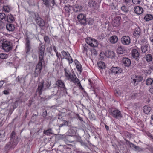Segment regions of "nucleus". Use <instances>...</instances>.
<instances>
[{"instance_id": "f257e3e1", "label": "nucleus", "mask_w": 153, "mask_h": 153, "mask_svg": "<svg viewBox=\"0 0 153 153\" xmlns=\"http://www.w3.org/2000/svg\"><path fill=\"white\" fill-rule=\"evenodd\" d=\"M45 48L43 45L40 46L38 51V56L39 61L38 63L35 68L34 71V77H35L38 76L41 73L42 67V62H44V55Z\"/></svg>"}, {"instance_id": "f03ea898", "label": "nucleus", "mask_w": 153, "mask_h": 153, "mask_svg": "<svg viewBox=\"0 0 153 153\" xmlns=\"http://www.w3.org/2000/svg\"><path fill=\"white\" fill-rule=\"evenodd\" d=\"M64 72L65 76L66 79L71 82H73L77 78L74 72L72 74L70 71L67 68H65Z\"/></svg>"}, {"instance_id": "7ed1b4c3", "label": "nucleus", "mask_w": 153, "mask_h": 153, "mask_svg": "<svg viewBox=\"0 0 153 153\" xmlns=\"http://www.w3.org/2000/svg\"><path fill=\"white\" fill-rule=\"evenodd\" d=\"M131 82L134 86L141 82L143 79V76L140 75H133L131 76Z\"/></svg>"}, {"instance_id": "20e7f679", "label": "nucleus", "mask_w": 153, "mask_h": 153, "mask_svg": "<svg viewBox=\"0 0 153 153\" xmlns=\"http://www.w3.org/2000/svg\"><path fill=\"white\" fill-rule=\"evenodd\" d=\"M18 144V142L17 140H12L8 142L4 147V149L6 151H9L14 149L15 147Z\"/></svg>"}, {"instance_id": "39448f33", "label": "nucleus", "mask_w": 153, "mask_h": 153, "mask_svg": "<svg viewBox=\"0 0 153 153\" xmlns=\"http://www.w3.org/2000/svg\"><path fill=\"white\" fill-rule=\"evenodd\" d=\"M34 19L36 24L41 28L45 26V22L44 20L40 17L37 13L34 14Z\"/></svg>"}, {"instance_id": "423d86ee", "label": "nucleus", "mask_w": 153, "mask_h": 153, "mask_svg": "<svg viewBox=\"0 0 153 153\" xmlns=\"http://www.w3.org/2000/svg\"><path fill=\"white\" fill-rule=\"evenodd\" d=\"M3 49L6 52H9L11 51L12 48L11 44L9 41H5L2 43Z\"/></svg>"}, {"instance_id": "0eeeda50", "label": "nucleus", "mask_w": 153, "mask_h": 153, "mask_svg": "<svg viewBox=\"0 0 153 153\" xmlns=\"http://www.w3.org/2000/svg\"><path fill=\"white\" fill-rule=\"evenodd\" d=\"M25 48V54L27 55L30 54V50L31 49L32 47L31 44V41L28 37L26 39Z\"/></svg>"}, {"instance_id": "6e6552de", "label": "nucleus", "mask_w": 153, "mask_h": 153, "mask_svg": "<svg viewBox=\"0 0 153 153\" xmlns=\"http://www.w3.org/2000/svg\"><path fill=\"white\" fill-rule=\"evenodd\" d=\"M110 113L112 116L115 118L120 119L122 117L120 111L116 109H111Z\"/></svg>"}, {"instance_id": "1a4fd4ad", "label": "nucleus", "mask_w": 153, "mask_h": 153, "mask_svg": "<svg viewBox=\"0 0 153 153\" xmlns=\"http://www.w3.org/2000/svg\"><path fill=\"white\" fill-rule=\"evenodd\" d=\"M77 18L79 22L81 25H86V16L82 13H80L77 16Z\"/></svg>"}, {"instance_id": "9d476101", "label": "nucleus", "mask_w": 153, "mask_h": 153, "mask_svg": "<svg viewBox=\"0 0 153 153\" xmlns=\"http://www.w3.org/2000/svg\"><path fill=\"white\" fill-rule=\"evenodd\" d=\"M121 41L123 44L126 45H129L131 42L130 38L128 36H125L122 37Z\"/></svg>"}, {"instance_id": "9b49d317", "label": "nucleus", "mask_w": 153, "mask_h": 153, "mask_svg": "<svg viewBox=\"0 0 153 153\" xmlns=\"http://www.w3.org/2000/svg\"><path fill=\"white\" fill-rule=\"evenodd\" d=\"M122 72V69L118 67H112L109 71L110 74H119L121 73Z\"/></svg>"}, {"instance_id": "f8f14e48", "label": "nucleus", "mask_w": 153, "mask_h": 153, "mask_svg": "<svg viewBox=\"0 0 153 153\" xmlns=\"http://www.w3.org/2000/svg\"><path fill=\"white\" fill-rule=\"evenodd\" d=\"M121 18L119 16H116L113 20L112 25L114 27H117L120 24Z\"/></svg>"}, {"instance_id": "ddd939ff", "label": "nucleus", "mask_w": 153, "mask_h": 153, "mask_svg": "<svg viewBox=\"0 0 153 153\" xmlns=\"http://www.w3.org/2000/svg\"><path fill=\"white\" fill-rule=\"evenodd\" d=\"M43 83V81L42 80L38 84V87L36 89V93H37L38 92L39 95H41L42 94L44 86Z\"/></svg>"}, {"instance_id": "4468645a", "label": "nucleus", "mask_w": 153, "mask_h": 153, "mask_svg": "<svg viewBox=\"0 0 153 153\" xmlns=\"http://www.w3.org/2000/svg\"><path fill=\"white\" fill-rule=\"evenodd\" d=\"M56 84L59 87L63 88L65 91L66 93L67 94V88L65 87L64 82L61 80H58L56 82Z\"/></svg>"}, {"instance_id": "2eb2a0df", "label": "nucleus", "mask_w": 153, "mask_h": 153, "mask_svg": "<svg viewBox=\"0 0 153 153\" xmlns=\"http://www.w3.org/2000/svg\"><path fill=\"white\" fill-rule=\"evenodd\" d=\"M141 33V30L139 27L136 28L134 31L133 35L137 38H139Z\"/></svg>"}, {"instance_id": "dca6fc26", "label": "nucleus", "mask_w": 153, "mask_h": 153, "mask_svg": "<svg viewBox=\"0 0 153 153\" xmlns=\"http://www.w3.org/2000/svg\"><path fill=\"white\" fill-rule=\"evenodd\" d=\"M73 10L75 12H80L84 10L83 7L81 5L78 4L74 6Z\"/></svg>"}, {"instance_id": "f3484780", "label": "nucleus", "mask_w": 153, "mask_h": 153, "mask_svg": "<svg viewBox=\"0 0 153 153\" xmlns=\"http://www.w3.org/2000/svg\"><path fill=\"white\" fill-rule=\"evenodd\" d=\"M74 63L76 65V69L79 74H81L82 71V66L79 62L77 60H74Z\"/></svg>"}, {"instance_id": "a211bd4d", "label": "nucleus", "mask_w": 153, "mask_h": 153, "mask_svg": "<svg viewBox=\"0 0 153 153\" xmlns=\"http://www.w3.org/2000/svg\"><path fill=\"white\" fill-rule=\"evenodd\" d=\"M122 62L123 64L126 67H129L131 64L130 59L127 58H123L122 59Z\"/></svg>"}, {"instance_id": "6ab92c4d", "label": "nucleus", "mask_w": 153, "mask_h": 153, "mask_svg": "<svg viewBox=\"0 0 153 153\" xmlns=\"http://www.w3.org/2000/svg\"><path fill=\"white\" fill-rule=\"evenodd\" d=\"M6 28L7 30L9 31L12 32L15 30V25L11 23H7L6 25Z\"/></svg>"}, {"instance_id": "aec40b11", "label": "nucleus", "mask_w": 153, "mask_h": 153, "mask_svg": "<svg viewBox=\"0 0 153 153\" xmlns=\"http://www.w3.org/2000/svg\"><path fill=\"white\" fill-rule=\"evenodd\" d=\"M134 10L136 14L139 15L142 13L143 10L141 7L136 6L134 7Z\"/></svg>"}, {"instance_id": "412c9836", "label": "nucleus", "mask_w": 153, "mask_h": 153, "mask_svg": "<svg viewBox=\"0 0 153 153\" xmlns=\"http://www.w3.org/2000/svg\"><path fill=\"white\" fill-rule=\"evenodd\" d=\"M6 21L9 23L13 22L15 21L14 17L12 15L8 14L6 17Z\"/></svg>"}, {"instance_id": "4be33fe9", "label": "nucleus", "mask_w": 153, "mask_h": 153, "mask_svg": "<svg viewBox=\"0 0 153 153\" xmlns=\"http://www.w3.org/2000/svg\"><path fill=\"white\" fill-rule=\"evenodd\" d=\"M105 55L109 58H112L114 56L115 53L112 51L108 50L105 52Z\"/></svg>"}, {"instance_id": "5701e85b", "label": "nucleus", "mask_w": 153, "mask_h": 153, "mask_svg": "<svg viewBox=\"0 0 153 153\" xmlns=\"http://www.w3.org/2000/svg\"><path fill=\"white\" fill-rule=\"evenodd\" d=\"M109 40L111 43L112 44H115L117 42L118 38L117 36L114 35L110 37Z\"/></svg>"}, {"instance_id": "b1692460", "label": "nucleus", "mask_w": 153, "mask_h": 153, "mask_svg": "<svg viewBox=\"0 0 153 153\" xmlns=\"http://www.w3.org/2000/svg\"><path fill=\"white\" fill-rule=\"evenodd\" d=\"M73 83H74L75 84H76L78 86H79L80 89H81L84 93H86V91H85L84 89L81 85L80 83L77 78L74 81V82H73Z\"/></svg>"}, {"instance_id": "393cba45", "label": "nucleus", "mask_w": 153, "mask_h": 153, "mask_svg": "<svg viewBox=\"0 0 153 153\" xmlns=\"http://www.w3.org/2000/svg\"><path fill=\"white\" fill-rule=\"evenodd\" d=\"M126 51L124 48L122 46L118 47L117 49V52L118 54H122L124 53Z\"/></svg>"}, {"instance_id": "a878e982", "label": "nucleus", "mask_w": 153, "mask_h": 153, "mask_svg": "<svg viewBox=\"0 0 153 153\" xmlns=\"http://www.w3.org/2000/svg\"><path fill=\"white\" fill-rule=\"evenodd\" d=\"M132 56L134 58H137L139 56V53L138 50L135 49H132Z\"/></svg>"}, {"instance_id": "bb28decb", "label": "nucleus", "mask_w": 153, "mask_h": 153, "mask_svg": "<svg viewBox=\"0 0 153 153\" xmlns=\"http://www.w3.org/2000/svg\"><path fill=\"white\" fill-rule=\"evenodd\" d=\"M151 110V108L148 105H146L144 107V112L146 114H149Z\"/></svg>"}, {"instance_id": "cd10ccee", "label": "nucleus", "mask_w": 153, "mask_h": 153, "mask_svg": "<svg viewBox=\"0 0 153 153\" xmlns=\"http://www.w3.org/2000/svg\"><path fill=\"white\" fill-rule=\"evenodd\" d=\"M88 6L90 7L92 9H94L96 7L97 4L95 3V2H93V1L91 0H89L88 2Z\"/></svg>"}, {"instance_id": "c85d7f7f", "label": "nucleus", "mask_w": 153, "mask_h": 153, "mask_svg": "<svg viewBox=\"0 0 153 153\" xmlns=\"http://www.w3.org/2000/svg\"><path fill=\"white\" fill-rule=\"evenodd\" d=\"M145 58L148 62H150L152 61L153 59L152 56L150 54H147Z\"/></svg>"}, {"instance_id": "c756f323", "label": "nucleus", "mask_w": 153, "mask_h": 153, "mask_svg": "<svg viewBox=\"0 0 153 153\" xmlns=\"http://www.w3.org/2000/svg\"><path fill=\"white\" fill-rule=\"evenodd\" d=\"M144 19L146 21H148L153 19V16L152 15L147 14L145 16Z\"/></svg>"}, {"instance_id": "7c9ffc66", "label": "nucleus", "mask_w": 153, "mask_h": 153, "mask_svg": "<svg viewBox=\"0 0 153 153\" xmlns=\"http://www.w3.org/2000/svg\"><path fill=\"white\" fill-rule=\"evenodd\" d=\"M148 44L144 45L141 46V51L143 53H146L148 51Z\"/></svg>"}, {"instance_id": "2f4dec72", "label": "nucleus", "mask_w": 153, "mask_h": 153, "mask_svg": "<svg viewBox=\"0 0 153 153\" xmlns=\"http://www.w3.org/2000/svg\"><path fill=\"white\" fill-rule=\"evenodd\" d=\"M22 80L23 81V83H24L25 81V79L23 76L21 77L18 76L16 79V81L17 82H19L21 83L22 82Z\"/></svg>"}, {"instance_id": "473e14b6", "label": "nucleus", "mask_w": 153, "mask_h": 153, "mask_svg": "<svg viewBox=\"0 0 153 153\" xmlns=\"http://www.w3.org/2000/svg\"><path fill=\"white\" fill-rule=\"evenodd\" d=\"M91 46L93 47H96L98 45L97 41L94 39H92L91 42L90 44Z\"/></svg>"}, {"instance_id": "72a5a7b5", "label": "nucleus", "mask_w": 153, "mask_h": 153, "mask_svg": "<svg viewBox=\"0 0 153 153\" xmlns=\"http://www.w3.org/2000/svg\"><path fill=\"white\" fill-rule=\"evenodd\" d=\"M61 53L63 56V57L62 58V59H66L70 55V54L68 52H66L64 50L62 51Z\"/></svg>"}, {"instance_id": "f704fd0d", "label": "nucleus", "mask_w": 153, "mask_h": 153, "mask_svg": "<svg viewBox=\"0 0 153 153\" xmlns=\"http://www.w3.org/2000/svg\"><path fill=\"white\" fill-rule=\"evenodd\" d=\"M98 66L101 69H103L105 68V64L104 62L100 61L97 63Z\"/></svg>"}, {"instance_id": "c9c22d12", "label": "nucleus", "mask_w": 153, "mask_h": 153, "mask_svg": "<svg viewBox=\"0 0 153 153\" xmlns=\"http://www.w3.org/2000/svg\"><path fill=\"white\" fill-rule=\"evenodd\" d=\"M7 15L4 13H0V21L4 19L6 21V17Z\"/></svg>"}, {"instance_id": "e433bc0d", "label": "nucleus", "mask_w": 153, "mask_h": 153, "mask_svg": "<svg viewBox=\"0 0 153 153\" xmlns=\"http://www.w3.org/2000/svg\"><path fill=\"white\" fill-rule=\"evenodd\" d=\"M63 123L59 125V127L60 128L63 126H69L68 122L66 120H63Z\"/></svg>"}, {"instance_id": "4c0bfd02", "label": "nucleus", "mask_w": 153, "mask_h": 153, "mask_svg": "<svg viewBox=\"0 0 153 153\" xmlns=\"http://www.w3.org/2000/svg\"><path fill=\"white\" fill-rule=\"evenodd\" d=\"M153 82V79L151 78L147 79L146 80V84L147 85H151Z\"/></svg>"}, {"instance_id": "58836bf2", "label": "nucleus", "mask_w": 153, "mask_h": 153, "mask_svg": "<svg viewBox=\"0 0 153 153\" xmlns=\"http://www.w3.org/2000/svg\"><path fill=\"white\" fill-rule=\"evenodd\" d=\"M44 39L45 42L48 44H49L50 43V39L47 36H45L44 37Z\"/></svg>"}, {"instance_id": "ea45409f", "label": "nucleus", "mask_w": 153, "mask_h": 153, "mask_svg": "<svg viewBox=\"0 0 153 153\" xmlns=\"http://www.w3.org/2000/svg\"><path fill=\"white\" fill-rule=\"evenodd\" d=\"M46 7H49L50 6L49 0H42Z\"/></svg>"}, {"instance_id": "a19ab883", "label": "nucleus", "mask_w": 153, "mask_h": 153, "mask_svg": "<svg viewBox=\"0 0 153 153\" xmlns=\"http://www.w3.org/2000/svg\"><path fill=\"white\" fill-rule=\"evenodd\" d=\"M52 130L51 129H49L46 131H44V133L46 135H48L52 134Z\"/></svg>"}, {"instance_id": "79ce46f5", "label": "nucleus", "mask_w": 153, "mask_h": 153, "mask_svg": "<svg viewBox=\"0 0 153 153\" xmlns=\"http://www.w3.org/2000/svg\"><path fill=\"white\" fill-rule=\"evenodd\" d=\"M8 57V55L6 54L1 53L0 54V58L2 59H4Z\"/></svg>"}, {"instance_id": "37998d69", "label": "nucleus", "mask_w": 153, "mask_h": 153, "mask_svg": "<svg viewBox=\"0 0 153 153\" xmlns=\"http://www.w3.org/2000/svg\"><path fill=\"white\" fill-rule=\"evenodd\" d=\"M71 6L69 5H65L64 7V9L67 12H70L71 10L70 7Z\"/></svg>"}, {"instance_id": "c03bdc74", "label": "nucleus", "mask_w": 153, "mask_h": 153, "mask_svg": "<svg viewBox=\"0 0 153 153\" xmlns=\"http://www.w3.org/2000/svg\"><path fill=\"white\" fill-rule=\"evenodd\" d=\"M83 53H86L87 54V52L88 51V46L85 44L83 46Z\"/></svg>"}, {"instance_id": "a18cd8bd", "label": "nucleus", "mask_w": 153, "mask_h": 153, "mask_svg": "<svg viewBox=\"0 0 153 153\" xmlns=\"http://www.w3.org/2000/svg\"><path fill=\"white\" fill-rule=\"evenodd\" d=\"M3 10L6 12H9L10 10V9L8 6H3Z\"/></svg>"}, {"instance_id": "49530a36", "label": "nucleus", "mask_w": 153, "mask_h": 153, "mask_svg": "<svg viewBox=\"0 0 153 153\" xmlns=\"http://www.w3.org/2000/svg\"><path fill=\"white\" fill-rule=\"evenodd\" d=\"M65 59H66L68 61L69 64L72 63L73 62V59H72V58L70 56V55L69 56H68Z\"/></svg>"}, {"instance_id": "de8ad7c7", "label": "nucleus", "mask_w": 153, "mask_h": 153, "mask_svg": "<svg viewBox=\"0 0 153 153\" xmlns=\"http://www.w3.org/2000/svg\"><path fill=\"white\" fill-rule=\"evenodd\" d=\"M138 95L137 93L136 92H134L131 94V97L132 98H135L137 97Z\"/></svg>"}, {"instance_id": "09e8293b", "label": "nucleus", "mask_w": 153, "mask_h": 153, "mask_svg": "<svg viewBox=\"0 0 153 153\" xmlns=\"http://www.w3.org/2000/svg\"><path fill=\"white\" fill-rule=\"evenodd\" d=\"M142 1V0H132V3L135 4H139Z\"/></svg>"}, {"instance_id": "8fccbe9b", "label": "nucleus", "mask_w": 153, "mask_h": 153, "mask_svg": "<svg viewBox=\"0 0 153 153\" xmlns=\"http://www.w3.org/2000/svg\"><path fill=\"white\" fill-rule=\"evenodd\" d=\"M5 132L4 131L2 130L0 131V138H3L5 136Z\"/></svg>"}, {"instance_id": "3c124183", "label": "nucleus", "mask_w": 153, "mask_h": 153, "mask_svg": "<svg viewBox=\"0 0 153 153\" xmlns=\"http://www.w3.org/2000/svg\"><path fill=\"white\" fill-rule=\"evenodd\" d=\"M15 133L13 131L11 133L10 136V140H16V139H14V138L15 137Z\"/></svg>"}, {"instance_id": "603ef678", "label": "nucleus", "mask_w": 153, "mask_h": 153, "mask_svg": "<svg viewBox=\"0 0 153 153\" xmlns=\"http://www.w3.org/2000/svg\"><path fill=\"white\" fill-rule=\"evenodd\" d=\"M91 54L94 55V56H96L97 55V52L96 50L95 49L93 48L91 50Z\"/></svg>"}, {"instance_id": "864d4df0", "label": "nucleus", "mask_w": 153, "mask_h": 153, "mask_svg": "<svg viewBox=\"0 0 153 153\" xmlns=\"http://www.w3.org/2000/svg\"><path fill=\"white\" fill-rule=\"evenodd\" d=\"M24 95V94L23 93L20 92L19 93V95L20 97L19 98V100H20L21 102H23V98Z\"/></svg>"}, {"instance_id": "5fc2aeb1", "label": "nucleus", "mask_w": 153, "mask_h": 153, "mask_svg": "<svg viewBox=\"0 0 153 153\" xmlns=\"http://www.w3.org/2000/svg\"><path fill=\"white\" fill-rule=\"evenodd\" d=\"M121 10L125 12H127L128 10L127 8L125 6H122L121 8Z\"/></svg>"}, {"instance_id": "6e6d98bb", "label": "nucleus", "mask_w": 153, "mask_h": 153, "mask_svg": "<svg viewBox=\"0 0 153 153\" xmlns=\"http://www.w3.org/2000/svg\"><path fill=\"white\" fill-rule=\"evenodd\" d=\"M114 94L116 96H118L120 95L121 94V92L120 90H116L114 91Z\"/></svg>"}, {"instance_id": "4d7b16f0", "label": "nucleus", "mask_w": 153, "mask_h": 153, "mask_svg": "<svg viewBox=\"0 0 153 153\" xmlns=\"http://www.w3.org/2000/svg\"><path fill=\"white\" fill-rule=\"evenodd\" d=\"M92 39L89 38L86 40V43L91 46V42Z\"/></svg>"}, {"instance_id": "13d9d810", "label": "nucleus", "mask_w": 153, "mask_h": 153, "mask_svg": "<svg viewBox=\"0 0 153 153\" xmlns=\"http://www.w3.org/2000/svg\"><path fill=\"white\" fill-rule=\"evenodd\" d=\"M80 143L81 146H84L85 148L88 147L87 144L83 142L82 140L80 142Z\"/></svg>"}, {"instance_id": "bf43d9fd", "label": "nucleus", "mask_w": 153, "mask_h": 153, "mask_svg": "<svg viewBox=\"0 0 153 153\" xmlns=\"http://www.w3.org/2000/svg\"><path fill=\"white\" fill-rule=\"evenodd\" d=\"M134 149L136 151H140L141 150V149L140 147L135 145Z\"/></svg>"}, {"instance_id": "052dcab7", "label": "nucleus", "mask_w": 153, "mask_h": 153, "mask_svg": "<svg viewBox=\"0 0 153 153\" xmlns=\"http://www.w3.org/2000/svg\"><path fill=\"white\" fill-rule=\"evenodd\" d=\"M128 142L129 143V145L130 146V147L132 148L133 149L134 148V147L135 146L134 144L129 141H128Z\"/></svg>"}, {"instance_id": "680f3d73", "label": "nucleus", "mask_w": 153, "mask_h": 153, "mask_svg": "<svg viewBox=\"0 0 153 153\" xmlns=\"http://www.w3.org/2000/svg\"><path fill=\"white\" fill-rule=\"evenodd\" d=\"M49 2L50 1L52 4V6H54L55 5H56V4L55 2V0H49Z\"/></svg>"}, {"instance_id": "e2e57ef3", "label": "nucleus", "mask_w": 153, "mask_h": 153, "mask_svg": "<svg viewBox=\"0 0 153 153\" xmlns=\"http://www.w3.org/2000/svg\"><path fill=\"white\" fill-rule=\"evenodd\" d=\"M46 87L48 88L50 87L51 85V83L50 82H47L45 84Z\"/></svg>"}, {"instance_id": "0e129e2a", "label": "nucleus", "mask_w": 153, "mask_h": 153, "mask_svg": "<svg viewBox=\"0 0 153 153\" xmlns=\"http://www.w3.org/2000/svg\"><path fill=\"white\" fill-rule=\"evenodd\" d=\"M149 91L151 94H153V86H151L149 89Z\"/></svg>"}, {"instance_id": "69168bd1", "label": "nucleus", "mask_w": 153, "mask_h": 153, "mask_svg": "<svg viewBox=\"0 0 153 153\" xmlns=\"http://www.w3.org/2000/svg\"><path fill=\"white\" fill-rule=\"evenodd\" d=\"M43 116L45 117H46L47 115V111L46 110L44 111L43 112V114H42Z\"/></svg>"}, {"instance_id": "338daca9", "label": "nucleus", "mask_w": 153, "mask_h": 153, "mask_svg": "<svg viewBox=\"0 0 153 153\" xmlns=\"http://www.w3.org/2000/svg\"><path fill=\"white\" fill-rule=\"evenodd\" d=\"M145 73L147 74H150L151 73V71L150 69L146 70L145 71Z\"/></svg>"}, {"instance_id": "774afa93", "label": "nucleus", "mask_w": 153, "mask_h": 153, "mask_svg": "<svg viewBox=\"0 0 153 153\" xmlns=\"http://www.w3.org/2000/svg\"><path fill=\"white\" fill-rule=\"evenodd\" d=\"M150 40L152 43H153V35L149 37Z\"/></svg>"}]
</instances>
